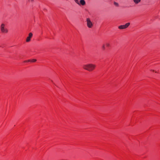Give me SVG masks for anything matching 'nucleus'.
Returning <instances> with one entry per match:
<instances>
[{"instance_id":"obj_1","label":"nucleus","mask_w":160,"mask_h":160,"mask_svg":"<svg viewBox=\"0 0 160 160\" xmlns=\"http://www.w3.org/2000/svg\"><path fill=\"white\" fill-rule=\"evenodd\" d=\"M96 65L92 64H88L84 65L83 68L85 70L91 72L94 69Z\"/></svg>"},{"instance_id":"obj_2","label":"nucleus","mask_w":160,"mask_h":160,"mask_svg":"<svg viewBox=\"0 0 160 160\" xmlns=\"http://www.w3.org/2000/svg\"><path fill=\"white\" fill-rule=\"evenodd\" d=\"M5 24H2L1 25L0 28L1 32L3 33H6L8 32V30L5 28Z\"/></svg>"},{"instance_id":"obj_3","label":"nucleus","mask_w":160,"mask_h":160,"mask_svg":"<svg viewBox=\"0 0 160 160\" xmlns=\"http://www.w3.org/2000/svg\"><path fill=\"white\" fill-rule=\"evenodd\" d=\"M130 23L129 22L126 23L125 25H121L118 27L119 29H124L127 28L130 25Z\"/></svg>"},{"instance_id":"obj_4","label":"nucleus","mask_w":160,"mask_h":160,"mask_svg":"<svg viewBox=\"0 0 160 160\" xmlns=\"http://www.w3.org/2000/svg\"><path fill=\"white\" fill-rule=\"evenodd\" d=\"M87 24L88 27L89 28H91L92 26V23L89 18L87 19Z\"/></svg>"},{"instance_id":"obj_5","label":"nucleus","mask_w":160,"mask_h":160,"mask_svg":"<svg viewBox=\"0 0 160 160\" xmlns=\"http://www.w3.org/2000/svg\"><path fill=\"white\" fill-rule=\"evenodd\" d=\"M32 37V32L29 33L28 36L27 37L26 41V42H29L31 38Z\"/></svg>"},{"instance_id":"obj_6","label":"nucleus","mask_w":160,"mask_h":160,"mask_svg":"<svg viewBox=\"0 0 160 160\" xmlns=\"http://www.w3.org/2000/svg\"><path fill=\"white\" fill-rule=\"evenodd\" d=\"M80 3L82 5H84L85 4V2L84 0H81Z\"/></svg>"},{"instance_id":"obj_7","label":"nucleus","mask_w":160,"mask_h":160,"mask_svg":"<svg viewBox=\"0 0 160 160\" xmlns=\"http://www.w3.org/2000/svg\"><path fill=\"white\" fill-rule=\"evenodd\" d=\"M134 2L136 4H138L140 2L141 0H133Z\"/></svg>"},{"instance_id":"obj_8","label":"nucleus","mask_w":160,"mask_h":160,"mask_svg":"<svg viewBox=\"0 0 160 160\" xmlns=\"http://www.w3.org/2000/svg\"><path fill=\"white\" fill-rule=\"evenodd\" d=\"M36 59H32L31 61L32 62H36Z\"/></svg>"},{"instance_id":"obj_9","label":"nucleus","mask_w":160,"mask_h":160,"mask_svg":"<svg viewBox=\"0 0 160 160\" xmlns=\"http://www.w3.org/2000/svg\"><path fill=\"white\" fill-rule=\"evenodd\" d=\"M75 1V2L78 4H79V2L78 1V0H74Z\"/></svg>"}]
</instances>
